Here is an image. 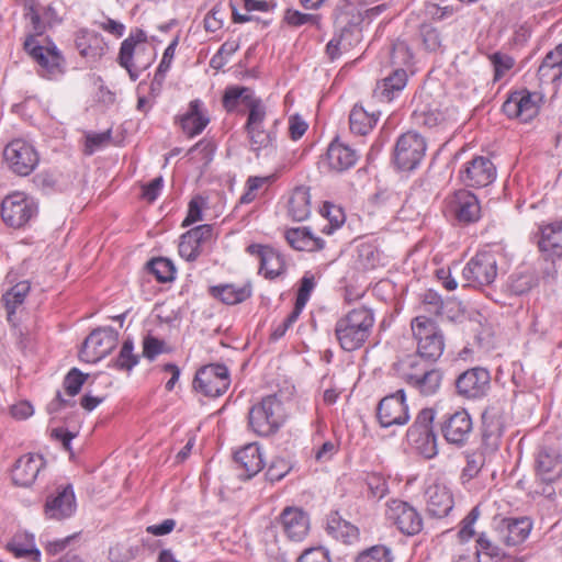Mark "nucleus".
I'll return each mask as SVG.
<instances>
[{
	"mask_svg": "<svg viewBox=\"0 0 562 562\" xmlns=\"http://www.w3.org/2000/svg\"><path fill=\"white\" fill-rule=\"evenodd\" d=\"M356 562H386V547L373 546L362 551Z\"/></svg>",
	"mask_w": 562,
	"mask_h": 562,
	"instance_id": "338daca9",
	"label": "nucleus"
},
{
	"mask_svg": "<svg viewBox=\"0 0 562 562\" xmlns=\"http://www.w3.org/2000/svg\"><path fill=\"white\" fill-rule=\"evenodd\" d=\"M324 212L326 217L329 221L330 227L327 229V227H324V232L327 234H330L333 228L340 227L345 222V214L340 207H337L328 202L324 204Z\"/></svg>",
	"mask_w": 562,
	"mask_h": 562,
	"instance_id": "0e129e2a",
	"label": "nucleus"
},
{
	"mask_svg": "<svg viewBox=\"0 0 562 562\" xmlns=\"http://www.w3.org/2000/svg\"><path fill=\"white\" fill-rule=\"evenodd\" d=\"M448 210L461 224H471L481 217L477 198L468 190H459L448 199Z\"/></svg>",
	"mask_w": 562,
	"mask_h": 562,
	"instance_id": "412c9836",
	"label": "nucleus"
},
{
	"mask_svg": "<svg viewBox=\"0 0 562 562\" xmlns=\"http://www.w3.org/2000/svg\"><path fill=\"white\" fill-rule=\"evenodd\" d=\"M214 228L210 224L199 225L180 237L179 255L187 261H195L204 246L213 239Z\"/></svg>",
	"mask_w": 562,
	"mask_h": 562,
	"instance_id": "aec40b11",
	"label": "nucleus"
},
{
	"mask_svg": "<svg viewBox=\"0 0 562 562\" xmlns=\"http://www.w3.org/2000/svg\"><path fill=\"white\" fill-rule=\"evenodd\" d=\"M408 76L405 69L397 68L389 76V102L393 100L397 92L402 91L407 85Z\"/></svg>",
	"mask_w": 562,
	"mask_h": 562,
	"instance_id": "680f3d73",
	"label": "nucleus"
},
{
	"mask_svg": "<svg viewBox=\"0 0 562 562\" xmlns=\"http://www.w3.org/2000/svg\"><path fill=\"white\" fill-rule=\"evenodd\" d=\"M119 331L112 327H102L92 330L85 339L80 359L94 363L106 357L117 345Z\"/></svg>",
	"mask_w": 562,
	"mask_h": 562,
	"instance_id": "4468645a",
	"label": "nucleus"
},
{
	"mask_svg": "<svg viewBox=\"0 0 562 562\" xmlns=\"http://www.w3.org/2000/svg\"><path fill=\"white\" fill-rule=\"evenodd\" d=\"M247 252L259 258V271L265 278L273 280L285 272V261L283 256L274 248L251 244L247 247Z\"/></svg>",
	"mask_w": 562,
	"mask_h": 562,
	"instance_id": "b1692460",
	"label": "nucleus"
},
{
	"mask_svg": "<svg viewBox=\"0 0 562 562\" xmlns=\"http://www.w3.org/2000/svg\"><path fill=\"white\" fill-rule=\"evenodd\" d=\"M111 139V131L102 132V133H89L86 135V144H85V154L92 155L94 151L99 150L106 144H109Z\"/></svg>",
	"mask_w": 562,
	"mask_h": 562,
	"instance_id": "bf43d9fd",
	"label": "nucleus"
},
{
	"mask_svg": "<svg viewBox=\"0 0 562 562\" xmlns=\"http://www.w3.org/2000/svg\"><path fill=\"white\" fill-rule=\"evenodd\" d=\"M156 52L147 43V34L136 29L121 43L117 61L125 68L133 81L155 60Z\"/></svg>",
	"mask_w": 562,
	"mask_h": 562,
	"instance_id": "f03ea898",
	"label": "nucleus"
},
{
	"mask_svg": "<svg viewBox=\"0 0 562 562\" xmlns=\"http://www.w3.org/2000/svg\"><path fill=\"white\" fill-rule=\"evenodd\" d=\"M423 43L428 50H437L441 46L440 33L431 25H423L420 27Z\"/></svg>",
	"mask_w": 562,
	"mask_h": 562,
	"instance_id": "69168bd1",
	"label": "nucleus"
},
{
	"mask_svg": "<svg viewBox=\"0 0 562 562\" xmlns=\"http://www.w3.org/2000/svg\"><path fill=\"white\" fill-rule=\"evenodd\" d=\"M440 432L449 445L457 448L464 447L473 432L471 415L465 408L446 413L441 417Z\"/></svg>",
	"mask_w": 562,
	"mask_h": 562,
	"instance_id": "9d476101",
	"label": "nucleus"
},
{
	"mask_svg": "<svg viewBox=\"0 0 562 562\" xmlns=\"http://www.w3.org/2000/svg\"><path fill=\"white\" fill-rule=\"evenodd\" d=\"M465 465L463 467L460 481L467 484L477 477L485 464V453L481 449L467 450L464 452Z\"/></svg>",
	"mask_w": 562,
	"mask_h": 562,
	"instance_id": "a18cd8bd",
	"label": "nucleus"
},
{
	"mask_svg": "<svg viewBox=\"0 0 562 562\" xmlns=\"http://www.w3.org/2000/svg\"><path fill=\"white\" fill-rule=\"evenodd\" d=\"M402 344L403 350L395 356L392 370L396 376L409 384L425 367L424 358L415 351L412 338H404Z\"/></svg>",
	"mask_w": 562,
	"mask_h": 562,
	"instance_id": "6ab92c4d",
	"label": "nucleus"
},
{
	"mask_svg": "<svg viewBox=\"0 0 562 562\" xmlns=\"http://www.w3.org/2000/svg\"><path fill=\"white\" fill-rule=\"evenodd\" d=\"M532 524L529 518H504L496 528L499 541L508 547L522 543L529 536Z\"/></svg>",
	"mask_w": 562,
	"mask_h": 562,
	"instance_id": "a878e982",
	"label": "nucleus"
},
{
	"mask_svg": "<svg viewBox=\"0 0 562 562\" xmlns=\"http://www.w3.org/2000/svg\"><path fill=\"white\" fill-rule=\"evenodd\" d=\"M536 482L533 494L548 499L555 496L553 484L562 476V456L550 447H541L535 454Z\"/></svg>",
	"mask_w": 562,
	"mask_h": 562,
	"instance_id": "20e7f679",
	"label": "nucleus"
},
{
	"mask_svg": "<svg viewBox=\"0 0 562 562\" xmlns=\"http://www.w3.org/2000/svg\"><path fill=\"white\" fill-rule=\"evenodd\" d=\"M3 158L9 169L18 176H29L40 161L38 154L29 142L16 138L11 140L3 150Z\"/></svg>",
	"mask_w": 562,
	"mask_h": 562,
	"instance_id": "1a4fd4ad",
	"label": "nucleus"
},
{
	"mask_svg": "<svg viewBox=\"0 0 562 562\" xmlns=\"http://www.w3.org/2000/svg\"><path fill=\"white\" fill-rule=\"evenodd\" d=\"M166 344L151 335H147L143 339V356L148 360H154L158 355L166 352Z\"/></svg>",
	"mask_w": 562,
	"mask_h": 562,
	"instance_id": "13d9d810",
	"label": "nucleus"
},
{
	"mask_svg": "<svg viewBox=\"0 0 562 562\" xmlns=\"http://www.w3.org/2000/svg\"><path fill=\"white\" fill-rule=\"evenodd\" d=\"M37 213V202L23 192L11 193L1 203V218L12 228L24 227Z\"/></svg>",
	"mask_w": 562,
	"mask_h": 562,
	"instance_id": "6e6552de",
	"label": "nucleus"
},
{
	"mask_svg": "<svg viewBox=\"0 0 562 562\" xmlns=\"http://www.w3.org/2000/svg\"><path fill=\"white\" fill-rule=\"evenodd\" d=\"M432 420L434 412L423 409L407 431L408 439L426 459H432L438 454L437 436L431 427Z\"/></svg>",
	"mask_w": 562,
	"mask_h": 562,
	"instance_id": "9b49d317",
	"label": "nucleus"
},
{
	"mask_svg": "<svg viewBox=\"0 0 562 562\" xmlns=\"http://www.w3.org/2000/svg\"><path fill=\"white\" fill-rule=\"evenodd\" d=\"M31 285L29 281H21L7 290L1 297L7 311V319L14 323V314L16 308L22 305L30 293Z\"/></svg>",
	"mask_w": 562,
	"mask_h": 562,
	"instance_id": "a19ab883",
	"label": "nucleus"
},
{
	"mask_svg": "<svg viewBox=\"0 0 562 562\" xmlns=\"http://www.w3.org/2000/svg\"><path fill=\"white\" fill-rule=\"evenodd\" d=\"M537 76L541 85L555 83L562 79V43L546 54Z\"/></svg>",
	"mask_w": 562,
	"mask_h": 562,
	"instance_id": "72a5a7b5",
	"label": "nucleus"
},
{
	"mask_svg": "<svg viewBox=\"0 0 562 562\" xmlns=\"http://www.w3.org/2000/svg\"><path fill=\"white\" fill-rule=\"evenodd\" d=\"M281 525L290 540L301 541L308 531V518L302 509L286 507L281 516Z\"/></svg>",
	"mask_w": 562,
	"mask_h": 562,
	"instance_id": "473e14b6",
	"label": "nucleus"
},
{
	"mask_svg": "<svg viewBox=\"0 0 562 562\" xmlns=\"http://www.w3.org/2000/svg\"><path fill=\"white\" fill-rule=\"evenodd\" d=\"M7 549L14 554L15 558L31 555L34 561H40L41 552L35 547L34 538L27 533L15 535L8 543Z\"/></svg>",
	"mask_w": 562,
	"mask_h": 562,
	"instance_id": "c03bdc74",
	"label": "nucleus"
},
{
	"mask_svg": "<svg viewBox=\"0 0 562 562\" xmlns=\"http://www.w3.org/2000/svg\"><path fill=\"white\" fill-rule=\"evenodd\" d=\"M311 193L305 186L296 187L289 200V215L296 222L308 218L311 214Z\"/></svg>",
	"mask_w": 562,
	"mask_h": 562,
	"instance_id": "ea45409f",
	"label": "nucleus"
},
{
	"mask_svg": "<svg viewBox=\"0 0 562 562\" xmlns=\"http://www.w3.org/2000/svg\"><path fill=\"white\" fill-rule=\"evenodd\" d=\"M285 239L292 248L300 251H317L324 248V240L315 237L307 227L288 229Z\"/></svg>",
	"mask_w": 562,
	"mask_h": 562,
	"instance_id": "4c0bfd02",
	"label": "nucleus"
},
{
	"mask_svg": "<svg viewBox=\"0 0 562 562\" xmlns=\"http://www.w3.org/2000/svg\"><path fill=\"white\" fill-rule=\"evenodd\" d=\"M536 237L541 252L562 258V220L541 225Z\"/></svg>",
	"mask_w": 562,
	"mask_h": 562,
	"instance_id": "c756f323",
	"label": "nucleus"
},
{
	"mask_svg": "<svg viewBox=\"0 0 562 562\" xmlns=\"http://www.w3.org/2000/svg\"><path fill=\"white\" fill-rule=\"evenodd\" d=\"M133 351V340H124L119 356L113 361V368L122 371H131L139 361L138 355H135Z\"/></svg>",
	"mask_w": 562,
	"mask_h": 562,
	"instance_id": "09e8293b",
	"label": "nucleus"
},
{
	"mask_svg": "<svg viewBox=\"0 0 562 562\" xmlns=\"http://www.w3.org/2000/svg\"><path fill=\"white\" fill-rule=\"evenodd\" d=\"M426 151L424 138L413 132L403 134L394 148L393 161L397 169L411 171L417 167Z\"/></svg>",
	"mask_w": 562,
	"mask_h": 562,
	"instance_id": "2eb2a0df",
	"label": "nucleus"
},
{
	"mask_svg": "<svg viewBox=\"0 0 562 562\" xmlns=\"http://www.w3.org/2000/svg\"><path fill=\"white\" fill-rule=\"evenodd\" d=\"M226 12L218 3L215 4L204 18V29L207 32H216L223 27Z\"/></svg>",
	"mask_w": 562,
	"mask_h": 562,
	"instance_id": "5fc2aeb1",
	"label": "nucleus"
},
{
	"mask_svg": "<svg viewBox=\"0 0 562 562\" xmlns=\"http://www.w3.org/2000/svg\"><path fill=\"white\" fill-rule=\"evenodd\" d=\"M389 520L403 535L413 536L423 528V520L417 510L406 502L392 501L389 504Z\"/></svg>",
	"mask_w": 562,
	"mask_h": 562,
	"instance_id": "4be33fe9",
	"label": "nucleus"
},
{
	"mask_svg": "<svg viewBox=\"0 0 562 562\" xmlns=\"http://www.w3.org/2000/svg\"><path fill=\"white\" fill-rule=\"evenodd\" d=\"M412 330L417 340L415 351L424 359L437 361L445 350V338L435 321L419 315L412 321Z\"/></svg>",
	"mask_w": 562,
	"mask_h": 562,
	"instance_id": "0eeeda50",
	"label": "nucleus"
},
{
	"mask_svg": "<svg viewBox=\"0 0 562 562\" xmlns=\"http://www.w3.org/2000/svg\"><path fill=\"white\" fill-rule=\"evenodd\" d=\"M315 285V277L311 272H305L300 282L295 302L305 306Z\"/></svg>",
	"mask_w": 562,
	"mask_h": 562,
	"instance_id": "e2e57ef3",
	"label": "nucleus"
},
{
	"mask_svg": "<svg viewBox=\"0 0 562 562\" xmlns=\"http://www.w3.org/2000/svg\"><path fill=\"white\" fill-rule=\"evenodd\" d=\"M285 21L291 26H301L304 24H313L318 26L321 16L317 14L302 13L296 10H288Z\"/></svg>",
	"mask_w": 562,
	"mask_h": 562,
	"instance_id": "052dcab7",
	"label": "nucleus"
},
{
	"mask_svg": "<svg viewBox=\"0 0 562 562\" xmlns=\"http://www.w3.org/2000/svg\"><path fill=\"white\" fill-rule=\"evenodd\" d=\"M231 384L226 366L211 363L202 367L195 373L193 387L205 396L217 397L224 394Z\"/></svg>",
	"mask_w": 562,
	"mask_h": 562,
	"instance_id": "ddd939ff",
	"label": "nucleus"
},
{
	"mask_svg": "<svg viewBox=\"0 0 562 562\" xmlns=\"http://www.w3.org/2000/svg\"><path fill=\"white\" fill-rule=\"evenodd\" d=\"M373 315L366 307H358L339 318L335 335L340 347L346 351L359 349L369 337L373 326Z\"/></svg>",
	"mask_w": 562,
	"mask_h": 562,
	"instance_id": "7ed1b4c3",
	"label": "nucleus"
},
{
	"mask_svg": "<svg viewBox=\"0 0 562 562\" xmlns=\"http://www.w3.org/2000/svg\"><path fill=\"white\" fill-rule=\"evenodd\" d=\"M235 462L244 480L254 477L263 469L262 453L257 443H249L235 453Z\"/></svg>",
	"mask_w": 562,
	"mask_h": 562,
	"instance_id": "2f4dec72",
	"label": "nucleus"
},
{
	"mask_svg": "<svg viewBox=\"0 0 562 562\" xmlns=\"http://www.w3.org/2000/svg\"><path fill=\"white\" fill-rule=\"evenodd\" d=\"M505 430L504 413L499 407L490 406L482 414V441L491 448L497 449Z\"/></svg>",
	"mask_w": 562,
	"mask_h": 562,
	"instance_id": "cd10ccee",
	"label": "nucleus"
},
{
	"mask_svg": "<svg viewBox=\"0 0 562 562\" xmlns=\"http://www.w3.org/2000/svg\"><path fill=\"white\" fill-rule=\"evenodd\" d=\"M201 106L202 102L199 99L192 100L189 103L188 112L179 119L182 131L189 137L202 133L210 122L209 117L202 112Z\"/></svg>",
	"mask_w": 562,
	"mask_h": 562,
	"instance_id": "c9c22d12",
	"label": "nucleus"
},
{
	"mask_svg": "<svg viewBox=\"0 0 562 562\" xmlns=\"http://www.w3.org/2000/svg\"><path fill=\"white\" fill-rule=\"evenodd\" d=\"M476 562H492L499 561L506 554L495 543V541L485 532H481L476 539Z\"/></svg>",
	"mask_w": 562,
	"mask_h": 562,
	"instance_id": "49530a36",
	"label": "nucleus"
},
{
	"mask_svg": "<svg viewBox=\"0 0 562 562\" xmlns=\"http://www.w3.org/2000/svg\"><path fill=\"white\" fill-rule=\"evenodd\" d=\"M541 97L528 90L515 91L503 104L504 113L510 119L528 123L539 113Z\"/></svg>",
	"mask_w": 562,
	"mask_h": 562,
	"instance_id": "dca6fc26",
	"label": "nucleus"
},
{
	"mask_svg": "<svg viewBox=\"0 0 562 562\" xmlns=\"http://www.w3.org/2000/svg\"><path fill=\"white\" fill-rule=\"evenodd\" d=\"M538 283V279L531 271L520 272L512 276L509 289L516 295H522L529 292Z\"/></svg>",
	"mask_w": 562,
	"mask_h": 562,
	"instance_id": "8fccbe9b",
	"label": "nucleus"
},
{
	"mask_svg": "<svg viewBox=\"0 0 562 562\" xmlns=\"http://www.w3.org/2000/svg\"><path fill=\"white\" fill-rule=\"evenodd\" d=\"M148 271L154 274L158 282L166 283L175 279L176 269L171 260L167 258H154L147 262Z\"/></svg>",
	"mask_w": 562,
	"mask_h": 562,
	"instance_id": "de8ad7c7",
	"label": "nucleus"
},
{
	"mask_svg": "<svg viewBox=\"0 0 562 562\" xmlns=\"http://www.w3.org/2000/svg\"><path fill=\"white\" fill-rule=\"evenodd\" d=\"M327 532L335 539L347 544L355 542L359 538V529L355 525L342 519L338 513H331L328 516Z\"/></svg>",
	"mask_w": 562,
	"mask_h": 562,
	"instance_id": "58836bf2",
	"label": "nucleus"
},
{
	"mask_svg": "<svg viewBox=\"0 0 562 562\" xmlns=\"http://www.w3.org/2000/svg\"><path fill=\"white\" fill-rule=\"evenodd\" d=\"M244 103L248 108V117L245 124V131L248 136L250 149L259 155L260 150H273L277 148L279 121L265 130L263 122L266 120V106L261 99L256 98L251 90L246 87H228L223 97V105L228 111H234L238 102Z\"/></svg>",
	"mask_w": 562,
	"mask_h": 562,
	"instance_id": "f257e3e1",
	"label": "nucleus"
},
{
	"mask_svg": "<svg viewBox=\"0 0 562 562\" xmlns=\"http://www.w3.org/2000/svg\"><path fill=\"white\" fill-rule=\"evenodd\" d=\"M368 497L382 499L386 494V479L382 473L372 472L367 476Z\"/></svg>",
	"mask_w": 562,
	"mask_h": 562,
	"instance_id": "3c124183",
	"label": "nucleus"
},
{
	"mask_svg": "<svg viewBox=\"0 0 562 562\" xmlns=\"http://www.w3.org/2000/svg\"><path fill=\"white\" fill-rule=\"evenodd\" d=\"M292 469L290 462L284 458H274L267 469L266 476L270 482L282 480Z\"/></svg>",
	"mask_w": 562,
	"mask_h": 562,
	"instance_id": "864d4df0",
	"label": "nucleus"
},
{
	"mask_svg": "<svg viewBox=\"0 0 562 562\" xmlns=\"http://www.w3.org/2000/svg\"><path fill=\"white\" fill-rule=\"evenodd\" d=\"M458 393L467 398H480L487 394L491 386L490 372L481 367L461 373L456 380Z\"/></svg>",
	"mask_w": 562,
	"mask_h": 562,
	"instance_id": "a211bd4d",
	"label": "nucleus"
},
{
	"mask_svg": "<svg viewBox=\"0 0 562 562\" xmlns=\"http://www.w3.org/2000/svg\"><path fill=\"white\" fill-rule=\"evenodd\" d=\"M358 262L364 270L374 269L379 262V252L372 245H361L358 249Z\"/></svg>",
	"mask_w": 562,
	"mask_h": 562,
	"instance_id": "4d7b16f0",
	"label": "nucleus"
},
{
	"mask_svg": "<svg viewBox=\"0 0 562 562\" xmlns=\"http://www.w3.org/2000/svg\"><path fill=\"white\" fill-rule=\"evenodd\" d=\"M442 378L441 370L425 366L408 385L423 396H431L439 391Z\"/></svg>",
	"mask_w": 562,
	"mask_h": 562,
	"instance_id": "e433bc0d",
	"label": "nucleus"
},
{
	"mask_svg": "<svg viewBox=\"0 0 562 562\" xmlns=\"http://www.w3.org/2000/svg\"><path fill=\"white\" fill-rule=\"evenodd\" d=\"M381 113L380 110L368 111L362 105H353L349 114L350 132L360 136L369 134L375 126Z\"/></svg>",
	"mask_w": 562,
	"mask_h": 562,
	"instance_id": "f704fd0d",
	"label": "nucleus"
},
{
	"mask_svg": "<svg viewBox=\"0 0 562 562\" xmlns=\"http://www.w3.org/2000/svg\"><path fill=\"white\" fill-rule=\"evenodd\" d=\"M24 50L38 65V75L46 79H56L65 72V58L56 45L48 38L40 41L34 36H26Z\"/></svg>",
	"mask_w": 562,
	"mask_h": 562,
	"instance_id": "423d86ee",
	"label": "nucleus"
},
{
	"mask_svg": "<svg viewBox=\"0 0 562 562\" xmlns=\"http://www.w3.org/2000/svg\"><path fill=\"white\" fill-rule=\"evenodd\" d=\"M463 279L470 286H484L494 282L497 277V256L493 251L477 252L463 268Z\"/></svg>",
	"mask_w": 562,
	"mask_h": 562,
	"instance_id": "f8f14e48",
	"label": "nucleus"
},
{
	"mask_svg": "<svg viewBox=\"0 0 562 562\" xmlns=\"http://www.w3.org/2000/svg\"><path fill=\"white\" fill-rule=\"evenodd\" d=\"M88 374H83L79 369L72 368L64 380V387L68 395H77L83 383L86 382Z\"/></svg>",
	"mask_w": 562,
	"mask_h": 562,
	"instance_id": "603ef678",
	"label": "nucleus"
},
{
	"mask_svg": "<svg viewBox=\"0 0 562 562\" xmlns=\"http://www.w3.org/2000/svg\"><path fill=\"white\" fill-rule=\"evenodd\" d=\"M75 45L82 57L92 61L100 59L108 49L103 36L89 30L77 32Z\"/></svg>",
	"mask_w": 562,
	"mask_h": 562,
	"instance_id": "7c9ffc66",
	"label": "nucleus"
},
{
	"mask_svg": "<svg viewBox=\"0 0 562 562\" xmlns=\"http://www.w3.org/2000/svg\"><path fill=\"white\" fill-rule=\"evenodd\" d=\"M297 562H331L328 551H326L322 547L317 548H310L305 550L300 558L297 559Z\"/></svg>",
	"mask_w": 562,
	"mask_h": 562,
	"instance_id": "774afa93",
	"label": "nucleus"
},
{
	"mask_svg": "<svg viewBox=\"0 0 562 562\" xmlns=\"http://www.w3.org/2000/svg\"><path fill=\"white\" fill-rule=\"evenodd\" d=\"M409 420L408 405L404 390H397L389 394V427L392 425H405Z\"/></svg>",
	"mask_w": 562,
	"mask_h": 562,
	"instance_id": "79ce46f5",
	"label": "nucleus"
},
{
	"mask_svg": "<svg viewBox=\"0 0 562 562\" xmlns=\"http://www.w3.org/2000/svg\"><path fill=\"white\" fill-rule=\"evenodd\" d=\"M359 156L357 151L338 137L331 140L326 151V161L330 170L342 172L353 167Z\"/></svg>",
	"mask_w": 562,
	"mask_h": 562,
	"instance_id": "c85d7f7f",
	"label": "nucleus"
},
{
	"mask_svg": "<svg viewBox=\"0 0 562 562\" xmlns=\"http://www.w3.org/2000/svg\"><path fill=\"white\" fill-rule=\"evenodd\" d=\"M210 292L214 297L228 305L241 303L251 295L249 286H236L234 284L212 286Z\"/></svg>",
	"mask_w": 562,
	"mask_h": 562,
	"instance_id": "37998d69",
	"label": "nucleus"
},
{
	"mask_svg": "<svg viewBox=\"0 0 562 562\" xmlns=\"http://www.w3.org/2000/svg\"><path fill=\"white\" fill-rule=\"evenodd\" d=\"M480 508L479 506L473 507L469 514L461 520L460 530L458 536L461 541H467L472 538L475 533L474 524L480 517Z\"/></svg>",
	"mask_w": 562,
	"mask_h": 562,
	"instance_id": "6e6d98bb",
	"label": "nucleus"
},
{
	"mask_svg": "<svg viewBox=\"0 0 562 562\" xmlns=\"http://www.w3.org/2000/svg\"><path fill=\"white\" fill-rule=\"evenodd\" d=\"M496 178L494 164L483 156H476L468 161L460 171V180L467 187L484 188L491 184Z\"/></svg>",
	"mask_w": 562,
	"mask_h": 562,
	"instance_id": "f3484780",
	"label": "nucleus"
},
{
	"mask_svg": "<svg viewBox=\"0 0 562 562\" xmlns=\"http://www.w3.org/2000/svg\"><path fill=\"white\" fill-rule=\"evenodd\" d=\"M285 419L284 407L276 395H268L251 406L248 413L250 429L258 436L267 437L279 430Z\"/></svg>",
	"mask_w": 562,
	"mask_h": 562,
	"instance_id": "39448f33",
	"label": "nucleus"
},
{
	"mask_svg": "<svg viewBox=\"0 0 562 562\" xmlns=\"http://www.w3.org/2000/svg\"><path fill=\"white\" fill-rule=\"evenodd\" d=\"M45 465L46 461L41 454L26 453L20 457L12 469L14 484L23 487L31 486Z\"/></svg>",
	"mask_w": 562,
	"mask_h": 562,
	"instance_id": "393cba45",
	"label": "nucleus"
},
{
	"mask_svg": "<svg viewBox=\"0 0 562 562\" xmlns=\"http://www.w3.org/2000/svg\"><path fill=\"white\" fill-rule=\"evenodd\" d=\"M426 510L435 518L446 517L453 508V497L447 486L432 483L425 490Z\"/></svg>",
	"mask_w": 562,
	"mask_h": 562,
	"instance_id": "bb28decb",
	"label": "nucleus"
},
{
	"mask_svg": "<svg viewBox=\"0 0 562 562\" xmlns=\"http://www.w3.org/2000/svg\"><path fill=\"white\" fill-rule=\"evenodd\" d=\"M76 510V498L70 484L59 486L55 494L48 495L44 505V514L48 519L61 520L72 516Z\"/></svg>",
	"mask_w": 562,
	"mask_h": 562,
	"instance_id": "5701e85b",
	"label": "nucleus"
}]
</instances>
